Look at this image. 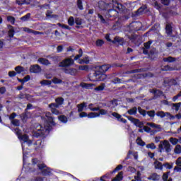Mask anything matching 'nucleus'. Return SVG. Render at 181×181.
<instances>
[{
  "label": "nucleus",
  "instance_id": "1",
  "mask_svg": "<svg viewBox=\"0 0 181 181\" xmlns=\"http://www.w3.org/2000/svg\"><path fill=\"white\" fill-rule=\"evenodd\" d=\"M41 118L45 122V126L44 127H42V125H38L36 127L35 129L34 130V135L35 136L45 135L46 132L50 131V129H52V127H54L56 125L54 118L52 117V113H50V112H47L45 113V117H42Z\"/></svg>",
  "mask_w": 181,
  "mask_h": 181
},
{
  "label": "nucleus",
  "instance_id": "2",
  "mask_svg": "<svg viewBox=\"0 0 181 181\" xmlns=\"http://www.w3.org/2000/svg\"><path fill=\"white\" fill-rule=\"evenodd\" d=\"M99 112H90L89 114H87V112H82L79 114L80 118H97L100 117V115H107L108 114V111L99 108L98 110Z\"/></svg>",
  "mask_w": 181,
  "mask_h": 181
},
{
  "label": "nucleus",
  "instance_id": "3",
  "mask_svg": "<svg viewBox=\"0 0 181 181\" xmlns=\"http://www.w3.org/2000/svg\"><path fill=\"white\" fill-rule=\"evenodd\" d=\"M163 151H165L168 153L172 151L170 148V144H169V141L167 140H164L163 141H160V144L158 145V152H163Z\"/></svg>",
  "mask_w": 181,
  "mask_h": 181
},
{
  "label": "nucleus",
  "instance_id": "4",
  "mask_svg": "<svg viewBox=\"0 0 181 181\" xmlns=\"http://www.w3.org/2000/svg\"><path fill=\"white\" fill-rule=\"evenodd\" d=\"M107 78V75L104 74H98L97 72H95L93 75L89 76V80L90 81H104Z\"/></svg>",
  "mask_w": 181,
  "mask_h": 181
},
{
  "label": "nucleus",
  "instance_id": "5",
  "mask_svg": "<svg viewBox=\"0 0 181 181\" xmlns=\"http://www.w3.org/2000/svg\"><path fill=\"white\" fill-rule=\"evenodd\" d=\"M15 131L20 141H23V142H26L28 145H32V141L29 140V136H28V135L24 134L22 136V132L19 130V129H16Z\"/></svg>",
  "mask_w": 181,
  "mask_h": 181
},
{
  "label": "nucleus",
  "instance_id": "6",
  "mask_svg": "<svg viewBox=\"0 0 181 181\" xmlns=\"http://www.w3.org/2000/svg\"><path fill=\"white\" fill-rule=\"evenodd\" d=\"M74 64V59H71V57L66 58L62 60L59 64V67H70Z\"/></svg>",
  "mask_w": 181,
  "mask_h": 181
},
{
  "label": "nucleus",
  "instance_id": "7",
  "mask_svg": "<svg viewBox=\"0 0 181 181\" xmlns=\"http://www.w3.org/2000/svg\"><path fill=\"white\" fill-rule=\"evenodd\" d=\"M49 107L50 108L51 112H52V114L54 115H59V114H60V111L57 110V108H59V105L56 103H52L49 105Z\"/></svg>",
  "mask_w": 181,
  "mask_h": 181
},
{
  "label": "nucleus",
  "instance_id": "8",
  "mask_svg": "<svg viewBox=\"0 0 181 181\" xmlns=\"http://www.w3.org/2000/svg\"><path fill=\"white\" fill-rule=\"evenodd\" d=\"M129 121H131V122H132V124H135L136 127H138L139 128H142L144 127V124L141 123V121H139V119H135L132 117H127Z\"/></svg>",
  "mask_w": 181,
  "mask_h": 181
},
{
  "label": "nucleus",
  "instance_id": "9",
  "mask_svg": "<svg viewBox=\"0 0 181 181\" xmlns=\"http://www.w3.org/2000/svg\"><path fill=\"white\" fill-rule=\"evenodd\" d=\"M64 71L66 74H70L71 76H76L78 72V71L74 68H65Z\"/></svg>",
  "mask_w": 181,
  "mask_h": 181
},
{
  "label": "nucleus",
  "instance_id": "10",
  "mask_svg": "<svg viewBox=\"0 0 181 181\" xmlns=\"http://www.w3.org/2000/svg\"><path fill=\"white\" fill-rule=\"evenodd\" d=\"M30 73H40L42 71V69L39 65H32L30 67Z\"/></svg>",
  "mask_w": 181,
  "mask_h": 181
},
{
  "label": "nucleus",
  "instance_id": "11",
  "mask_svg": "<svg viewBox=\"0 0 181 181\" xmlns=\"http://www.w3.org/2000/svg\"><path fill=\"white\" fill-rule=\"evenodd\" d=\"M76 107L78 108V112H81V114L82 112H85L83 111H84L85 108H87V103L83 102L81 104L77 105Z\"/></svg>",
  "mask_w": 181,
  "mask_h": 181
},
{
  "label": "nucleus",
  "instance_id": "12",
  "mask_svg": "<svg viewBox=\"0 0 181 181\" xmlns=\"http://www.w3.org/2000/svg\"><path fill=\"white\" fill-rule=\"evenodd\" d=\"M23 30L27 33H33V35H43V33L35 31L29 28H23Z\"/></svg>",
  "mask_w": 181,
  "mask_h": 181
},
{
  "label": "nucleus",
  "instance_id": "13",
  "mask_svg": "<svg viewBox=\"0 0 181 181\" xmlns=\"http://www.w3.org/2000/svg\"><path fill=\"white\" fill-rule=\"evenodd\" d=\"M31 117H32V115H30V113H25L21 115V118L23 122H25V121H28V119H29V118H30Z\"/></svg>",
  "mask_w": 181,
  "mask_h": 181
},
{
  "label": "nucleus",
  "instance_id": "14",
  "mask_svg": "<svg viewBox=\"0 0 181 181\" xmlns=\"http://www.w3.org/2000/svg\"><path fill=\"white\" fill-rule=\"evenodd\" d=\"M107 105L109 108H110L111 110H114V108H115V107L118 105V102L117 101V100H114L110 101Z\"/></svg>",
  "mask_w": 181,
  "mask_h": 181
},
{
  "label": "nucleus",
  "instance_id": "15",
  "mask_svg": "<svg viewBox=\"0 0 181 181\" xmlns=\"http://www.w3.org/2000/svg\"><path fill=\"white\" fill-rule=\"evenodd\" d=\"M159 179H160V176L158 175V174L156 173H153L150 177H148V180L153 181L159 180Z\"/></svg>",
  "mask_w": 181,
  "mask_h": 181
},
{
  "label": "nucleus",
  "instance_id": "16",
  "mask_svg": "<svg viewBox=\"0 0 181 181\" xmlns=\"http://www.w3.org/2000/svg\"><path fill=\"white\" fill-rule=\"evenodd\" d=\"M154 167L156 169H160V170H162V169H163V165H162V163L158 161V160H155Z\"/></svg>",
  "mask_w": 181,
  "mask_h": 181
},
{
  "label": "nucleus",
  "instance_id": "17",
  "mask_svg": "<svg viewBox=\"0 0 181 181\" xmlns=\"http://www.w3.org/2000/svg\"><path fill=\"white\" fill-rule=\"evenodd\" d=\"M38 63H40V64H44L45 66H48V64H50V62H49V60L45 58H40L38 59Z\"/></svg>",
  "mask_w": 181,
  "mask_h": 181
},
{
  "label": "nucleus",
  "instance_id": "18",
  "mask_svg": "<svg viewBox=\"0 0 181 181\" xmlns=\"http://www.w3.org/2000/svg\"><path fill=\"white\" fill-rule=\"evenodd\" d=\"M123 175H124V173L122 172L119 173L118 175L116 176V177L114 178L112 181H121V180H122Z\"/></svg>",
  "mask_w": 181,
  "mask_h": 181
},
{
  "label": "nucleus",
  "instance_id": "19",
  "mask_svg": "<svg viewBox=\"0 0 181 181\" xmlns=\"http://www.w3.org/2000/svg\"><path fill=\"white\" fill-rule=\"evenodd\" d=\"M165 30L167 35L168 36H170V35H172V25H170V24H167L165 26Z\"/></svg>",
  "mask_w": 181,
  "mask_h": 181
},
{
  "label": "nucleus",
  "instance_id": "20",
  "mask_svg": "<svg viewBox=\"0 0 181 181\" xmlns=\"http://www.w3.org/2000/svg\"><path fill=\"white\" fill-rule=\"evenodd\" d=\"M181 107V102L173 104V110H175L177 112L179 111Z\"/></svg>",
  "mask_w": 181,
  "mask_h": 181
},
{
  "label": "nucleus",
  "instance_id": "21",
  "mask_svg": "<svg viewBox=\"0 0 181 181\" xmlns=\"http://www.w3.org/2000/svg\"><path fill=\"white\" fill-rule=\"evenodd\" d=\"M151 93H153L154 95H156V97H160V95H163V93H162V91L159 90H155L153 89L152 91H151Z\"/></svg>",
  "mask_w": 181,
  "mask_h": 181
},
{
  "label": "nucleus",
  "instance_id": "22",
  "mask_svg": "<svg viewBox=\"0 0 181 181\" xmlns=\"http://www.w3.org/2000/svg\"><path fill=\"white\" fill-rule=\"evenodd\" d=\"M15 70L18 74H21V73H23V71H25V68L18 66L15 68Z\"/></svg>",
  "mask_w": 181,
  "mask_h": 181
},
{
  "label": "nucleus",
  "instance_id": "23",
  "mask_svg": "<svg viewBox=\"0 0 181 181\" xmlns=\"http://www.w3.org/2000/svg\"><path fill=\"white\" fill-rule=\"evenodd\" d=\"M46 16H47V18H49V19L52 18H57V16L53 14V12H52L51 11H47Z\"/></svg>",
  "mask_w": 181,
  "mask_h": 181
},
{
  "label": "nucleus",
  "instance_id": "24",
  "mask_svg": "<svg viewBox=\"0 0 181 181\" xmlns=\"http://www.w3.org/2000/svg\"><path fill=\"white\" fill-rule=\"evenodd\" d=\"M52 84V81L43 80L40 81L41 86H50Z\"/></svg>",
  "mask_w": 181,
  "mask_h": 181
},
{
  "label": "nucleus",
  "instance_id": "25",
  "mask_svg": "<svg viewBox=\"0 0 181 181\" xmlns=\"http://www.w3.org/2000/svg\"><path fill=\"white\" fill-rule=\"evenodd\" d=\"M136 111H137L136 107H133V108L127 111V112H128V114H129V115H135V114H136Z\"/></svg>",
  "mask_w": 181,
  "mask_h": 181
},
{
  "label": "nucleus",
  "instance_id": "26",
  "mask_svg": "<svg viewBox=\"0 0 181 181\" xmlns=\"http://www.w3.org/2000/svg\"><path fill=\"white\" fill-rule=\"evenodd\" d=\"M55 101L57 103L55 104H57L59 106V105H62V104L64 103V99H63V98H58L55 100Z\"/></svg>",
  "mask_w": 181,
  "mask_h": 181
},
{
  "label": "nucleus",
  "instance_id": "27",
  "mask_svg": "<svg viewBox=\"0 0 181 181\" xmlns=\"http://www.w3.org/2000/svg\"><path fill=\"white\" fill-rule=\"evenodd\" d=\"M95 73H98V74H104L105 71H103L101 66H98L96 67Z\"/></svg>",
  "mask_w": 181,
  "mask_h": 181
},
{
  "label": "nucleus",
  "instance_id": "28",
  "mask_svg": "<svg viewBox=\"0 0 181 181\" xmlns=\"http://www.w3.org/2000/svg\"><path fill=\"white\" fill-rule=\"evenodd\" d=\"M17 2L19 5H22V4L29 5V4H30V0H18Z\"/></svg>",
  "mask_w": 181,
  "mask_h": 181
},
{
  "label": "nucleus",
  "instance_id": "29",
  "mask_svg": "<svg viewBox=\"0 0 181 181\" xmlns=\"http://www.w3.org/2000/svg\"><path fill=\"white\" fill-rule=\"evenodd\" d=\"M88 108L90 111H98L100 110V107H94V104L93 103L88 105Z\"/></svg>",
  "mask_w": 181,
  "mask_h": 181
},
{
  "label": "nucleus",
  "instance_id": "30",
  "mask_svg": "<svg viewBox=\"0 0 181 181\" xmlns=\"http://www.w3.org/2000/svg\"><path fill=\"white\" fill-rule=\"evenodd\" d=\"M115 42H117L119 45H122L124 43V39L119 37H115Z\"/></svg>",
  "mask_w": 181,
  "mask_h": 181
},
{
  "label": "nucleus",
  "instance_id": "31",
  "mask_svg": "<svg viewBox=\"0 0 181 181\" xmlns=\"http://www.w3.org/2000/svg\"><path fill=\"white\" fill-rule=\"evenodd\" d=\"M68 25H69V26H73L74 25V17H69L68 19Z\"/></svg>",
  "mask_w": 181,
  "mask_h": 181
},
{
  "label": "nucleus",
  "instance_id": "32",
  "mask_svg": "<svg viewBox=\"0 0 181 181\" xmlns=\"http://www.w3.org/2000/svg\"><path fill=\"white\" fill-rule=\"evenodd\" d=\"M136 142L137 145H140V146H145V142H144L141 138H138Z\"/></svg>",
  "mask_w": 181,
  "mask_h": 181
},
{
  "label": "nucleus",
  "instance_id": "33",
  "mask_svg": "<svg viewBox=\"0 0 181 181\" xmlns=\"http://www.w3.org/2000/svg\"><path fill=\"white\" fill-rule=\"evenodd\" d=\"M52 83H54V84H62V83H63V81H62L61 79L57 78H54L52 80Z\"/></svg>",
  "mask_w": 181,
  "mask_h": 181
},
{
  "label": "nucleus",
  "instance_id": "34",
  "mask_svg": "<svg viewBox=\"0 0 181 181\" xmlns=\"http://www.w3.org/2000/svg\"><path fill=\"white\" fill-rule=\"evenodd\" d=\"M169 177V173H165L163 175V180L167 181ZM168 181H172V178H170Z\"/></svg>",
  "mask_w": 181,
  "mask_h": 181
},
{
  "label": "nucleus",
  "instance_id": "35",
  "mask_svg": "<svg viewBox=\"0 0 181 181\" xmlns=\"http://www.w3.org/2000/svg\"><path fill=\"white\" fill-rule=\"evenodd\" d=\"M170 142L173 145H176L179 142V140L176 138L171 137L170 138Z\"/></svg>",
  "mask_w": 181,
  "mask_h": 181
},
{
  "label": "nucleus",
  "instance_id": "36",
  "mask_svg": "<svg viewBox=\"0 0 181 181\" xmlns=\"http://www.w3.org/2000/svg\"><path fill=\"white\" fill-rule=\"evenodd\" d=\"M157 117H160V118H165V112L163 111H159L156 113Z\"/></svg>",
  "mask_w": 181,
  "mask_h": 181
},
{
  "label": "nucleus",
  "instance_id": "37",
  "mask_svg": "<svg viewBox=\"0 0 181 181\" xmlns=\"http://www.w3.org/2000/svg\"><path fill=\"white\" fill-rule=\"evenodd\" d=\"M14 33H15V30H13V27H11L8 31L9 37H13Z\"/></svg>",
  "mask_w": 181,
  "mask_h": 181
},
{
  "label": "nucleus",
  "instance_id": "38",
  "mask_svg": "<svg viewBox=\"0 0 181 181\" xmlns=\"http://www.w3.org/2000/svg\"><path fill=\"white\" fill-rule=\"evenodd\" d=\"M175 153H181V146L177 145L174 149Z\"/></svg>",
  "mask_w": 181,
  "mask_h": 181
},
{
  "label": "nucleus",
  "instance_id": "39",
  "mask_svg": "<svg viewBox=\"0 0 181 181\" xmlns=\"http://www.w3.org/2000/svg\"><path fill=\"white\" fill-rule=\"evenodd\" d=\"M163 61L167 62L168 63H172V62H175V58H173L172 57H169L167 58H164Z\"/></svg>",
  "mask_w": 181,
  "mask_h": 181
},
{
  "label": "nucleus",
  "instance_id": "40",
  "mask_svg": "<svg viewBox=\"0 0 181 181\" xmlns=\"http://www.w3.org/2000/svg\"><path fill=\"white\" fill-rule=\"evenodd\" d=\"M78 69L81 70V71H88V66H87V65L79 66Z\"/></svg>",
  "mask_w": 181,
  "mask_h": 181
},
{
  "label": "nucleus",
  "instance_id": "41",
  "mask_svg": "<svg viewBox=\"0 0 181 181\" xmlns=\"http://www.w3.org/2000/svg\"><path fill=\"white\" fill-rule=\"evenodd\" d=\"M148 149H156V146L153 143H151L146 145Z\"/></svg>",
  "mask_w": 181,
  "mask_h": 181
},
{
  "label": "nucleus",
  "instance_id": "42",
  "mask_svg": "<svg viewBox=\"0 0 181 181\" xmlns=\"http://www.w3.org/2000/svg\"><path fill=\"white\" fill-rule=\"evenodd\" d=\"M11 124H13V125H15V127H19V125L21 124L19 120L16 119L11 120Z\"/></svg>",
  "mask_w": 181,
  "mask_h": 181
},
{
  "label": "nucleus",
  "instance_id": "43",
  "mask_svg": "<svg viewBox=\"0 0 181 181\" xmlns=\"http://www.w3.org/2000/svg\"><path fill=\"white\" fill-rule=\"evenodd\" d=\"M138 111L139 114H141V115H143V117H145V115H146V111H145V110H143L140 107H138Z\"/></svg>",
  "mask_w": 181,
  "mask_h": 181
},
{
  "label": "nucleus",
  "instance_id": "44",
  "mask_svg": "<svg viewBox=\"0 0 181 181\" xmlns=\"http://www.w3.org/2000/svg\"><path fill=\"white\" fill-rule=\"evenodd\" d=\"M105 88V85L102 84L95 88V91H103L104 88Z\"/></svg>",
  "mask_w": 181,
  "mask_h": 181
},
{
  "label": "nucleus",
  "instance_id": "45",
  "mask_svg": "<svg viewBox=\"0 0 181 181\" xmlns=\"http://www.w3.org/2000/svg\"><path fill=\"white\" fill-rule=\"evenodd\" d=\"M59 119L61 122H67V117H66V116L61 115L59 117Z\"/></svg>",
  "mask_w": 181,
  "mask_h": 181
},
{
  "label": "nucleus",
  "instance_id": "46",
  "mask_svg": "<svg viewBox=\"0 0 181 181\" xmlns=\"http://www.w3.org/2000/svg\"><path fill=\"white\" fill-rule=\"evenodd\" d=\"M30 18V13H28L25 16L21 17V20L25 22V21H28Z\"/></svg>",
  "mask_w": 181,
  "mask_h": 181
},
{
  "label": "nucleus",
  "instance_id": "47",
  "mask_svg": "<svg viewBox=\"0 0 181 181\" xmlns=\"http://www.w3.org/2000/svg\"><path fill=\"white\" fill-rule=\"evenodd\" d=\"M7 21L8 22H10V23H12L13 25V23H15V18H13V16L7 17Z\"/></svg>",
  "mask_w": 181,
  "mask_h": 181
},
{
  "label": "nucleus",
  "instance_id": "48",
  "mask_svg": "<svg viewBox=\"0 0 181 181\" xmlns=\"http://www.w3.org/2000/svg\"><path fill=\"white\" fill-rule=\"evenodd\" d=\"M57 25L59 26V28H62L63 29L70 30V27L67 25H64V24H62V23H58Z\"/></svg>",
  "mask_w": 181,
  "mask_h": 181
},
{
  "label": "nucleus",
  "instance_id": "49",
  "mask_svg": "<svg viewBox=\"0 0 181 181\" xmlns=\"http://www.w3.org/2000/svg\"><path fill=\"white\" fill-rule=\"evenodd\" d=\"M147 115H148V117H151V118H153V117H155V111L151 110V111L147 112Z\"/></svg>",
  "mask_w": 181,
  "mask_h": 181
},
{
  "label": "nucleus",
  "instance_id": "50",
  "mask_svg": "<svg viewBox=\"0 0 181 181\" xmlns=\"http://www.w3.org/2000/svg\"><path fill=\"white\" fill-rule=\"evenodd\" d=\"M104 45V40H98L96 41V46L100 47L103 46Z\"/></svg>",
  "mask_w": 181,
  "mask_h": 181
},
{
  "label": "nucleus",
  "instance_id": "51",
  "mask_svg": "<svg viewBox=\"0 0 181 181\" xmlns=\"http://www.w3.org/2000/svg\"><path fill=\"white\" fill-rule=\"evenodd\" d=\"M77 5H78V8L81 9V11H83V3L81 0H78Z\"/></svg>",
  "mask_w": 181,
  "mask_h": 181
},
{
  "label": "nucleus",
  "instance_id": "52",
  "mask_svg": "<svg viewBox=\"0 0 181 181\" xmlns=\"http://www.w3.org/2000/svg\"><path fill=\"white\" fill-rule=\"evenodd\" d=\"M134 179L136 181H141V173L140 172H137V175L134 177Z\"/></svg>",
  "mask_w": 181,
  "mask_h": 181
},
{
  "label": "nucleus",
  "instance_id": "53",
  "mask_svg": "<svg viewBox=\"0 0 181 181\" xmlns=\"http://www.w3.org/2000/svg\"><path fill=\"white\" fill-rule=\"evenodd\" d=\"M100 67L102 68V69H103V71L105 73V71H107L110 69V65H103L100 66Z\"/></svg>",
  "mask_w": 181,
  "mask_h": 181
},
{
  "label": "nucleus",
  "instance_id": "54",
  "mask_svg": "<svg viewBox=\"0 0 181 181\" xmlns=\"http://www.w3.org/2000/svg\"><path fill=\"white\" fill-rule=\"evenodd\" d=\"M98 16L102 23H105V19H104V17L101 14H98Z\"/></svg>",
  "mask_w": 181,
  "mask_h": 181
},
{
  "label": "nucleus",
  "instance_id": "55",
  "mask_svg": "<svg viewBox=\"0 0 181 181\" xmlns=\"http://www.w3.org/2000/svg\"><path fill=\"white\" fill-rule=\"evenodd\" d=\"M83 59L85 64H88V63H90V57L86 56V57H84Z\"/></svg>",
  "mask_w": 181,
  "mask_h": 181
},
{
  "label": "nucleus",
  "instance_id": "56",
  "mask_svg": "<svg viewBox=\"0 0 181 181\" xmlns=\"http://www.w3.org/2000/svg\"><path fill=\"white\" fill-rule=\"evenodd\" d=\"M175 164L177 165V166H180L181 167V157H179L176 162H175Z\"/></svg>",
  "mask_w": 181,
  "mask_h": 181
},
{
  "label": "nucleus",
  "instance_id": "57",
  "mask_svg": "<svg viewBox=\"0 0 181 181\" xmlns=\"http://www.w3.org/2000/svg\"><path fill=\"white\" fill-rule=\"evenodd\" d=\"M57 51L58 53H62V52H63V46L59 45L57 47Z\"/></svg>",
  "mask_w": 181,
  "mask_h": 181
},
{
  "label": "nucleus",
  "instance_id": "58",
  "mask_svg": "<svg viewBox=\"0 0 181 181\" xmlns=\"http://www.w3.org/2000/svg\"><path fill=\"white\" fill-rule=\"evenodd\" d=\"M151 42L148 41V42L144 43V47L145 49H149L151 45Z\"/></svg>",
  "mask_w": 181,
  "mask_h": 181
},
{
  "label": "nucleus",
  "instance_id": "59",
  "mask_svg": "<svg viewBox=\"0 0 181 181\" xmlns=\"http://www.w3.org/2000/svg\"><path fill=\"white\" fill-rule=\"evenodd\" d=\"M112 115L117 118V119H119V118H121V115L117 112H113Z\"/></svg>",
  "mask_w": 181,
  "mask_h": 181
},
{
  "label": "nucleus",
  "instance_id": "60",
  "mask_svg": "<svg viewBox=\"0 0 181 181\" xmlns=\"http://www.w3.org/2000/svg\"><path fill=\"white\" fill-rule=\"evenodd\" d=\"M20 98H27V100H30V95H20Z\"/></svg>",
  "mask_w": 181,
  "mask_h": 181
},
{
  "label": "nucleus",
  "instance_id": "61",
  "mask_svg": "<svg viewBox=\"0 0 181 181\" xmlns=\"http://www.w3.org/2000/svg\"><path fill=\"white\" fill-rule=\"evenodd\" d=\"M8 76L9 77H15V76H16V72L12 71L8 72Z\"/></svg>",
  "mask_w": 181,
  "mask_h": 181
},
{
  "label": "nucleus",
  "instance_id": "62",
  "mask_svg": "<svg viewBox=\"0 0 181 181\" xmlns=\"http://www.w3.org/2000/svg\"><path fill=\"white\" fill-rule=\"evenodd\" d=\"M16 117V113H13L10 115L9 119H11V121H13V119H15V117Z\"/></svg>",
  "mask_w": 181,
  "mask_h": 181
},
{
  "label": "nucleus",
  "instance_id": "63",
  "mask_svg": "<svg viewBox=\"0 0 181 181\" xmlns=\"http://www.w3.org/2000/svg\"><path fill=\"white\" fill-rule=\"evenodd\" d=\"M75 23H76V25H81V19H80V18H76V20H75Z\"/></svg>",
  "mask_w": 181,
  "mask_h": 181
},
{
  "label": "nucleus",
  "instance_id": "64",
  "mask_svg": "<svg viewBox=\"0 0 181 181\" xmlns=\"http://www.w3.org/2000/svg\"><path fill=\"white\" fill-rule=\"evenodd\" d=\"M132 26H141V23H139V22H134V23H132Z\"/></svg>",
  "mask_w": 181,
  "mask_h": 181
}]
</instances>
